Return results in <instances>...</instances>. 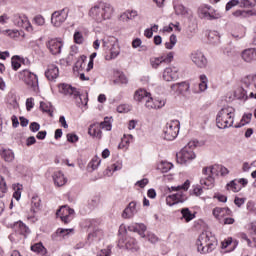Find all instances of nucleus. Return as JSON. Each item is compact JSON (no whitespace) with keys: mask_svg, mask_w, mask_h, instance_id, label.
Wrapping results in <instances>:
<instances>
[{"mask_svg":"<svg viewBox=\"0 0 256 256\" xmlns=\"http://www.w3.org/2000/svg\"><path fill=\"white\" fill-rule=\"evenodd\" d=\"M83 41H85V38H83V34L81 32H75L74 33V43L77 45L83 44Z\"/></svg>","mask_w":256,"mask_h":256,"instance_id":"6e6d98bb","label":"nucleus"},{"mask_svg":"<svg viewBox=\"0 0 256 256\" xmlns=\"http://www.w3.org/2000/svg\"><path fill=\"white\" fill-rule=\"evenodd\" d=\"M174 9H175L176 15H180L184 19H188V21H191L193 19V11H191V9L181 4L174 6Z\"/></svg>","mask_w":256,"mask_h":256,"instance_id":"a211bd4d","label":"nucleus"},{"mask_svg":"<svg viewBox=\"0 0 256 256\" xmlns=\"http://www.w3.org/2000/svg\"><path fill=\"white\" fill-rule=\"evenodd\" d=\"M99 165H101V158L95 156L92 160L88 163L87 170L89 173H93L98 169Z\"/></svg>","mask_w":256,"mask_h":256,"instance_id":"f704fd0d","label":"nucleus"},{"mask_svg":"<svg viewBox=\"0 0 256 256\" xmlns=\"http://www.w3.org/2000/svg\"><path fill=\"white\" fill-rule=\"evenodd\" d=\"M0 155L6 163H12V161H15V153H13V150L11 149H2L0 151Z\"/></svg>","mask_w":256,"mask_h":256,"instance_id":"cd10ccee","label":"nucleus"},{"mask_svg":"<svg viewBox=\"0 0 256 256\" xmlns=\"http://www.w3.org/2000/svg\"><path fill=\"white\" fill-rule=\"evenodd\" d=\"M181 127V123L179 120H171L168 122L163 130L164 139L166 141H173L179 135V128Z\"/></svg>","mask_w":256,"mask_h":256,"instance_id":"0eeeda50","label":"nucleus"},{"mask_svg":"<svg viewBox=\"0 0 256 256\" xmlns=\"http://www.w3.org/2000/svg\"><path fill=\"white\" fill-rule=\"evenodd\" d=\"M70 233H73V229L58 228L54 234H52V241H59V237H67Z\"/></svg>","mask_w":256,"mask_h":256,"instance_id":"c85d7f7f","label":"nucleus"},{"mask_svg":"<svg viewBox=\"0 0 256 256\" xmlns=\"http://www.w3.org/2000/svg\"><path fill=\"white\" fill-rule=\"evenodd\" d=\"M103 47H107L108 43H112V47L110 49V55L106 56V61H111V59H117L121 50L119 49V42L115 37H109L107 40L102 39Z\"/></svg>","mask_w":256,"mask_h":256,"instance_id":"1a4fd4ad","label":"nucleus"},{"mask_svg":"<svg viewBox=\"0 0 256 256\" xmlns=\"http://www.w3.org/2000/svg\"><path fill=\"white\" fill-rule=\"evenodd\" d=\"M160 169L162 173H167L173 169V164L169 162H162L160 165Z\"/></svg>","mask_w":256,"mask_h":256,"instance_id":"603ef678","label":"nucleus"},{"mask_svg":"<svg viewBox=\"0 0 256 256\" xmlns=\"http://www.w3.org/2000/svg\"><path fill=\"white\" fill-rule=\"evenodd\" d=\"M237 5H241L240 0H230L226 4V11H231V9H233V7H237Z\"/></svg>","mask_w":256,"mask_h":256,"instance_id":"052dcab7","label":"nucleus"},{"mask_svg":"<svg viewBox=\"0 0 256 256\" xmlns=\"http://www.w3.org/2000/svg\"><path fill=\"white\" fill-rule=\"evenodd\" d=\"M181 213L186 223H189V221H193V219H195V214L191 213V210H189V208H183L181 210Z\"/></svg>","mask_w":256,"mask_h":256,"instance_id":"58836bf2","label":"nucleus"},{"mask_svg":"<svg viewBox=\"0 0 256 256\" xmlns=\"http://www.w3.org/2000/svg\"><path fill=\"white\" fill-rule=\"evenodd\" d=\"M59 91L63 95H73L74 99H77V97H79V91H77L76 88H73L69 84H60Z\"/></svg>","mask_w":256,"mask_h":256,"instance_id":"aec40b11","label":"nucleus"},{"mask_svg":"<svg viewBox=\"0 0 256 256\" xmlns=\"http://www.w3.org/2000/svg\"><path fill=\"white\" fill-rule=\"evenodd\" d=\"M177 45V36L175 34H172L170 36V41L165 43L166 49H173Z\"/></svg>","mask_w":256,"mask_h":256,"instance_id":"8fccbe9b","label":"nucleus"},{"mask_svg":"<svg viewBox=\"0 0 256 256\" xmlns=\"http://www.w3.org/2000/svg\"><path fill=\"white\" fill-rule=\"evenodd\" d=\"M126 249H129L130 251H138L139 250V244H137V240H135V238H130L126 242Z\"/></svg>","mask_w":256,"mask_h":256,"instance_id":"ea45409f","label":"nucleus"},{"mask_svg":"<svg viewBox=\"0 0 256 256\" xmlns=\"http://www.w3.org/2000/svg\"><path fill=\"white\" fill-rule=\"evenodd\" d=\"M33 22L35 25H38V27H43V25H45V18L42 15H36L33 18Z\"/></svg>","mask_w":256,"mask_h":256,"instance_id":"864d4df0","label":"nucleus"},{"mask_svg":"<svg viewBox=\"0 0 256 256\" xmlns=\"http://www.w3.org/2000/svg\"><path fill=\"white\" fill-rule=\"evenodd\" d=\"M165 103L166 101L163 99H153L150 94L145 101V107L146 109H162V107H165Z\"/></svg>","mask_w":256,"mask_h":256,"instance_id":"f3484780","label":"nucleus"},{"mask_svg":"<svg viewBox=\"0 0 256 256\" xmlns=\"http://www.w3.org/2000/svg\"><path fill=\"white\" fill-rule=\"evenodd\" d=\"M197 250L203 255L211 253L217 245V238L210 231L202 232L196 242Z\"/></svg>","mask_w":256,"mask_h":256,"instance_id":"f03ea898","label":"nucleus"},{"mask_svg":"<svg viewBox=\"0 0 256 256\" xmlns=\"http://www.w3.org/2000/svg\"><path fill=\"white\" fill-rule=\"evenodd\" d=\"M235 121V109L230 106L223 107L216 116V125L218 129H228L233 127Z\"/></svg>","mask_w":256,"mask_h":256,"instance_id":"7ed1b4c3","label":"nucleus"},{"mask_svg":"<svg viewBox=\"0 0 256 256\" xmlns=\"http://www.w3.org/2000/svg\"><path fill=\"white\" fill-rule=\"evenodd\" d=\"M190 58L194 65L199 67V69H205V67H207V58L203 52L196 50L191 53Z\"/></svg>","mask_w":256,"mask_h":256,"instance_id":"f8f14e48","label":"nucleus"},{"mask_svg":"<svg viewBox=\"0 0 256 256\" xmlns=\"http://www.w3.org/2000/svg\"><path fill=\"white\" fill-rule=\"evenodd\" d=\"M114 77V83H121L122 85H127V83H129L127 76H125V74L119 70L114 72Z\"/></svg>","mask_w":256,"mask_h":256,"instance_id":"72a5a7b5","label":"nucleus"},{"mask_svg":"<svg viewBox=\"0 0 256 256\" xmlns=\"http://www.w3.org/2000/svg\"><path fill=\"white\" fill-rule=\"evenodd\" d=\"M52 179L56 187H63L67 183V178H65V175L61 171L54 172Z\"/></svg>","mask_w":256,"mask_h":256,"instance_id":"a878e982","label":"nucleus"},{"mask_svg":"<svg viewBox=\"0 0 256 256\" xmlns=\"http://www.w3.org/2000/svg\"><path fill=\"white\" fill-rule=\"evenodd\" d=\"M212 213H213V216L215 217V219H217L221 223V221L223 220V217H225V215H231V209L216 207L213 209Z\"/></svg>","mask_w":256,"mask_h":256,"instance_id":"393cba45","label":"nucleus"},{"mask_svg":"<svg viewBox=\"0 0 256 256\" xmlns=\"http://www.w3.org/2000/svg\"><path fill=\"white\" fill-rule=\"evenodd\" d=\"M89 135H93V137H97V139H101V129L99 127H93L89 128L88 131Z\"/></svg>","mask_w":256,"mask_h":256,"instance_id":"49530a36","label":"nucleus"},{"mask_svg":"<svg viewBox=\"0 0 256 256\" xmlns=\"http://www.w3.org/2000/svg\"><path fill=\"white\" fill-rule=\"evenodd\" d=\"M74 214H75V210L67 206H62L59 210H57L56 217H60L63 223H69V221H71V215H74Z\"/></svg>","mask_w":256,"mask_h":256,"instance_id":"4468645a","label":"nucleus"},{"mask_svg":"<svg viewBox=\"0 0 256 256\" xmlns=\"http://www.w3.org/2000/svg\"><path fill=\"white\" fill-rule=\"evenodd\" d=\"M163 58L162 57H157V58H151L150 59V64H151V67L153 69H158L159 68V65L163 64Z\"/></svg>","mask_w":256,"mask_h":256,"instance_id":"a18cd8bd","label":"nucleus"},{"mask_svg":"<svg viewBox=\"0 0 256 256\" xmlns=\"http://www.w3.org/2000/svg\"><path fill=\"white\" fill-rule=\"evenodd\" d=\"M226 188L228 191H233V193H239V190L241 189L237 180H232L229 184H227Z\"/></svg>","mask_w":256,"mask_h":256,"instance_id":"a19ab883","label":"nucleus"},{"mask_svg":"<svg viewBox=\"0 0 256 256\" xmlns=\"http://www.w3.org/2000/svg\"><path fill=\"white\" fill-rule=\"evenodd\" d=\"M41 211V198L33 196L31 199L30 217H35Z\"/></svg>","mask_w":256,"mask_h":256,"instance_id":"b1692460","label":"nucleus"},{"mask_svg":"<svg viewBox=\"0 0 256 256\" xmlns=\"http://www.w3.org/2000/svg\"><path fill=\"white\" fill-rule=\"evenodd\" d=\"M67 141H69V143H77L79 141V136L76 134H67Z\"/></svg>","mask_w":256,"mask_h":256,"instance_id":"338daca9","label":"nucleus"},{"mask_svg":"<svg viewBox=\"0 0 256 256\" xmlns=\"http://www.w3.org/2000/svg\"><path fill=\"white\" fill-rule=\"evenodd\" d=\"M129 143H131V140L124 135L122 142L118 145V149H125V147H129Z\"/></svg>","mask_w":256,"mask_h":256,"instance_id":"e2e57ef3","label":"nucleus"},{"mask_svg":"<svg viewBox=\"0 0 256 256\" xmlns=\"http://www.w3.org/2000/svg\"><path fill=\"white\" fill-rule=\"evenodd\" d=\"M31 251L37 253L38 255H46L47 248L43 246V243L39 242L31 246Z\"/></svg>","mask_w":256,"mask_h":256,"instance_id":"c9c22d12","label":"nucleus"},{"mask_svg":"<svg viewBox=\"0 0 256 256\" xmlns=\"http://www.w3.org/2000/svg\"><path fill=\"white\" fill-rule=\"evenodd\" d=\"M214 166L204 167L202 169L203 177L200 179V185H204L207 189H212L215 184V178L213 176L217 175Z\"/></svg>","mask_w":256,"mask_h":256,"instance_id":"423d86ee","label":"nucleus"},{"mask_svg":"<svg viewBox=\"0 0 256 256\" xmlns=\"http://www.w3.org/2000/svg\"><path fill=\"white\" fill-rule=\"evenodd\" d=\"M47 49H49L52 55H59L61 53V49L63 48V42L57 39H51L46 43Z\"/></svg>","mask_w":256,"mask_h":256,"instance_id":"dca6fc26","label":"nucleus"},{"mask_svg":"<svg viewBox=\"0 0 256 256\" xmlns=\"http://www.w3.org/2000/svg\"><path fill=\"white\" fill-rule=\"evenodd\" d=\"M69 17V9L57 10L51 15V23L54 27H61Z\"/></svg>","mask_w":256,"mask_h":256,"instance_id":"9d476101","label":"nucleus"},{"mask_svg":"<svg viewBox=\"0 0 256 256\" xmlns=\"http://www.w3.org/2000/svg\"><path fill=\"white\" fill-rule=\"evenodd\" d=\"M251 117H253V114L248 113V114H244L239 127H243V125H247V123H251Z\"/></svg>","mask_w":256,"mask_h":256,"instance_id":"5fc2aeb1","label":"nucleus"},{"mask_svg":"<svg viewBox=\"0 0 256 256\" xmlns=\"http://www.w3.org/2000/svg\"><path fill=\"white\" fill-rule=\"evenodd\" d=\"M208 40L211 43H219V41L221 40V37L219 36V32L217 31L208 32Z\"/></svg>","mask_w":256,"mask_h":256,"instance_id":"79ce46f5","label":"nucleus"},{"mask_svg":"<svg viewBox=\"0 0 256 256\" xmlns=\"http://www.w3.org/2000/svg\"><path fill=\"white\" fill-rule=\"evenodd\" d=\"M19 77L31 91L39 90V78L35 73L25 69L20 72Z\"/></svg>","mask_w":256,"mask_h":256,"instance_id":"39448f33","label":"nucleus"},{"mask_svg":"<svg viewBox=\"0 0 256 256\" xmlns=\"http://www.w3.org/2000/svg\"><path fill=\"white\" fill-rule=\"evenodd\" d=\"M97 256H111V246H108L107 248L100 250L97 253Z\"/></svg>","mask_w":256,"mask_h":256,"instance_id":"0e129e2a","label":"nucleus"},{"mask_svg":"<svg viewBox=\"0 0 256 256\" xmlns=\"http://www.w3.org/2000/svg\"><path fill=\"white\" fill-rule=\"evenodd\" d=\"M13 23L16 25V27H22V29H26L29 33L33 31V26L31 25V22H29V19H27L26 16H21L19 14H15L13 17Z\"/></svg>","mask_w":256,"mask_h":256,"instance_id":"ddd939ff","label":"nucleus"},{"mask_svg":"<svg viewBox=\"0 0 256 256\" xmlns=\"http://www.w3.org/2000/svg\"><path fill=\"white\" fill-rule=\"evenodd\" d=\"M242 81L246 89H251V87H255L256 75H248Z\"/></svg>","mask_w":256,"mask_h":256,"instance_id":"e433bc0d","label":"nucleus"},{"mask_svg":"<svg viewBox=\"0 0 256 256\" xmlns=\"http://www.w3.org/2000/svg\"><path fill=\"white\" fill-rule=\"evenodd\" d=\"M189 187H191V182L186 180L182 185L172 186L169 188V191H178L176 194H172V196L175 197L174 201H176V204L184 203V201H187V196H185L181 190L188 191Z\"/></svg>","mask_w":256,"mask_h":256,"instance_id":"6e6552de","label":"nucleus"},{"mask_svg":"<svg viewBox=\"0 0 256 256\" xmlns=\"http://www.w3.org/2000/svg\"><path fill=\"white\" fill-rule=\"evenodd\" d=\"M166 204L169 205V207H173V205H177V202L175 201V196H173V195L167 196Z\"/></svg>","mask_w":256,"mask_h":256,"instance_id":"69168bd1","label":"nucleus"},{"mask_svg":"<svg viewBox=\"0 0 256 256\" xmlns=\"http://www.w3.org/2000/svg\"><path fill=\"white\" fill-rule=\"evenodd\" d=\"M137 215V202L132 201L129 205L124 209L122 213L123 219H131Z\"/></svg>","mask_w":256,"mask_h":256,"instance_id":"6ab92c4d","label":"nucleus"},{"mask_svg":"<svg viewBox=\"0 0 256 256\" xmlns=\"http://www.w3.org/2000/svg\"><path fill=\"white\" fill-rule=\"evenodd\" d=\"M235 97L240 101H247L249 99V92L245 88H238L235 92Z\"/></svg>","mask_w":256,"mask_h":256,"instance_id":"4c0bfd02","label":"nucleus"},{"mask_svg":"<svg viewBox=\"0 0 256 256\" xmlns=\"http://www.w3.org/2000/svg\"><path fill=\"white\" fill-rule=\"evenodd\" d=\"M40 109H42L45 113H50L51 117H53V111H51V103L40 102Z\"/></svg>","mask_w":256,"mask_h":256,"instance_id":"3c124183","label":"nucleus"},{"mask_svg":"<svg viewBox=\"0 0 256 256\" xmlns=\"http://www.w3.org/2000/svg\"><path fill=\"white\" fill-rule=\"evenodd\" d=\"M163 79L164 81H177L179 79V68L177 67H168L165 68L163 72Z\"/></svg>","mask_w":256,"mask_h":256,"instance_id":"2eb2a0df","label":"nucleus"},{"mask_svg":"<svg viewBox=\"0 0 256 256\" xmlns=\"http://www.w3.org/2000/svg\"><path fill=\"white\" fill-rule=\"evenodd\" d=\"M178 163L181 165H186L189 161H193L195 159V152L193 150H189V147H184L179 154L176 155Z\"/></svg>","mask_w":256,"mask_h":256,"instance_id":"9b49d317","label":"nucleus"},{"mask_svg":"<svg viewBox=\"0 0 256 256\" xmlns=\"http://www.w3.org/2000/svg\"><path fill=\"white\" fill-rule=\"evenodd\" d=\"M197 15L200 19H204V21H217V19L223 17L219 10L208 4L200 5L197 9Z\"/></svg>","mask_w":256,"mask_h":256,"instance_id":"20e7f679","label":"nucleus"},{"mask_svg":"<svg viewBox=\"0 0 256 256\" xmlns=\"http://www.w3.org/2000/svg\"><path fill=\"white\" fill-rule=\"evenodd\" d=\"M21 67V63L19 62V56H14L12 58V69H14V71H17V69H19Z\"/></svg>","mask_w":256,"mask_h":256,"instance_id":"680f3d73","label":"nucleus"},{"mask_svg":"<svg viewBox=\"0 0 256 256\" xmlns=\"http://www.w3.org/2000/svg\"><path fill=\"white\" fill-rule=\"evenodd\" d=\"M5 193H7V182L3 176H0V198L5 197Z\"/></svg>","mask_w":256,"mask_h":256,"instance_id":"37998d69","label":"nucleus"},{"mask_svg":"<svg viewBox=\"0 0 256 256\" xmlns=\"http://www.w3.org/2000/svg\"><path fill=\"white\" fill-rule=\"evenodd\" d=\"M120 169H121V164H112L110 167L106 169L105 175H107L108 177H111V175H113L111 171L113 172L120 171Z\"/></svg>","mask_w":256,"mask_h":256,"instance_id":"de8ad7c7","label":"nucleus"},{"mask_svg":"<svg viewBox=\"0 0 256 256\" xmlns=\"http://www.w3.org/2000/svg\"><path fill=\"white\" fill-rule=\"evenodd\" d=\"M163 63H171L173 61V52H169L166 56H161Z\"/></svg>","mask_w":256,"mask_h":256,"instance_id":"774afa93","label":"nucleus"},{"mask_svg":"<svg viewBox=\"0 0 256 256\" xmlns=\"http://www.w3.org/2000/svg\"><path fill=\"white\" fill-rule=\"evenodd\" d=\"M137 15H139L137 10H128V11L124 12L123 14H121L120 21L127 23V22L135 19V17H137Z\"/></svg>","mask_w":256,"mask_h":256,"instance_id":"c756f323","label":"nucleus"},{"mask_svg":"<svg viewBox=\"0 0 256 256\" xmlns=\"http://www.w3.org/2000/svg\"><path fill=\"white\" fill-rule=\"evenodd\" d=\"M199 89L201 92L207 91V76L205 74L200 75Z\"/></svg>","mask_w":256,"mask_h":256,"instance_id":"c03bdc74","label":"nucleus"},{"mask_svg":"<svg viewBox=\"0 0 256 256\" xmlns=\"http://www.w3.org/2000/svg\"><path fill=\"white\" fill-rule=\"evenodd\" d=\"M241 57L245 63H253V61H256V49L255 48H248L245 49L241 53Z\"/></svg>","mask_w":256,"mask_h":256,"instance_id":"5701e85b","label":"nucleus"},{"mask_svg":"<svg viewBox=\"0 0 256 256\" xmlns=\"http://www.w3.org/2000/svg\"><path fill=\"white\" fill-rule=\"evenodd\" d=\"M234 17H241L245 19L247 17H256V10H236L233 12Z\"/></svg>","mask_w":256,"mask_h":256,"instance_id":"bb28decb","label":"nucleus"},{"mask_svg":"<svg viewBox=\"0 0 256 256\" xmlns=\"http://www.w3.org/2000/svg\"><path fill=\"white\" fill-rule=\"evenodd\" d=\"M214 166H215L216 175H219V173L222 176L229 175V169H227L225 166H222V165H214Z\"/></svg>","mask_w":256,"mask_h":256,"instance_id":"09e8293b","label":"nucleus"},{"mask_svg":"<svg viewBox=\"0 0 256 256\" xmlns=\"http://www.w3.org/2000/svg\"><path fill=\"white\" fill-rule=\"evenodd\" d=\"M189 83L187 82H180V83H176L173 84L171 86V89H173V91H178L179 93H181V95H183L184 93H187V91H189Z\"/></svg>","mask_w":256,"mask_h":256,"instance_id":"7c9ffc66","label":"nucleus"},{"mask_svg":"<svg viewBox=\"0 0 256 256\" xmlns=\"http://www.w3.org/2000/svg\"><path fill=\"white\" fill-rule=\"evenodd\" d=\"M128 231H132L133 233H138L140 237L145 239L147 236L145 235V231H147V226L143 223H135L128 226Z\"/></svg>","mask_w":256,"mask_h":256,"instance_id":"412c9836","label":"nucleus"},{"mask_svg":"<svg viewBox=\"0 0 256 256\" xmlns=\"http://www.w3.org/2000/svg\"><path fill=\"white\" fill-rule=\"evenodd\" d=\"M129 111H131V106L128 104H121L117 107L118 113H129Z\"/></svg>","mask_w":256,"mask_h":256,"instance_id":"13d9d810","label":"nucleus"},{"mask_svg":"<svg viewBox=\"0 0 256 256\" xmlns=\"http://www.w3.org/2000/svg\"><path fill=\"white\" fill-rule=\"evenodd\" d=\"M45 76L48 81H55V79L59 77V67H57L55 64L48 65V68L45 71Z\"/></svg>","mask_w":256,"mask_h":256,"instance_id":"4be33fe9","label":"nucleus"},{"mask_svg":"<svg viewBox=\"0 0 256 256\" xmlns=\"http://www.w3.org/2000/svg\"><path fill=\"white\" fill-rule=\"evenodd\" d=\"M113 13H115V8H113L111 4L105 2L95 5L89 11V15L97 23H103V21L111 19Z\"/></svg>","mask_w":256,"mask_h":256,"instance_id":"f257e3e1","label":"nucleus"},{"mask_svg":"<svg viewBox=\"0 0 256 256\" xmlns=\"http://www.w3.org/2000/svg\"><path fill=\"white\" fill-rule=\"evenodd\" d=\"M150 95L151 93L147 92L145 89H140L135 92L134 99L135 101H143L145 103Z\"/></svg>","mask_w":256,"mask_h":256,"instance_id":"2f4dec72","label":"nucleus"},{"mask_svg":"<svg viewBox=\"0 0 256 256\" xmlns=\"http://www.w3.org/2000/svg\"><path fill=\"white\" fill-rule=\"evenodd\" d=\"M100 129H105V131H111V122L109 118H105L103 122L100 123Z\"/></svg>","mask_w":256,"mask_h":256,"instance_id":"bf43d9fd","label":"nucleus"},{"mask_svg":"<svg viewBox=\"0 0 256 256\" xmlns=\"http://www.w3.org/2000/svg\"><path fill=\"white\" fill-rule=\"evenodd\" d=\"M256 0H240V7H255Z\"/></svg>","mask_w":256,"mask_h":256,"instance_id":"4d7b16f0","label":"nucleus"},{"mask_svg":"<svg viewBox=\"0 0 256 256\" xmlns=\"http://www.w3.org/2000/svg\"><path fill=\"white\" fill-rule=\"evenodd\" d=\"M13 229L20 235H27L29 233V228L21 221L14 223Z\"/></svg>","mask_w":256,"mask_h":256,"instance_id":"473e14b6","label":"nucleus"}]
</instances>
